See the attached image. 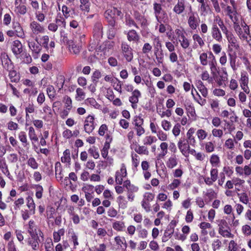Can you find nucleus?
Segmentation results:
<instances>
[{"label": "nucleus", "mask_w": 251, "mask_h": 251, "mask_svg": "<svg viewBox=\"0 0 251 251\" xmlns=\"http://www.w3.org/2000/svg\"><path fill=\"white\" fill-rule=\"evenodd\" d=\"M80 8L84 12H89L90 3L89 0H80Z\"/></svg>", "instance_id": "58836bf2"}, {"label": "nucleus", "mask_w": 251, "mask_h": 251, "mask_svg": "<svg viewBox=\"0 0 251 251\" xmlns=\"http://www.w3.org/2000/svg\"><path fill=\"white\" fill-rule=\"evenodd\" d=\"M197 88L198 90L200 91L201 95L204 97H206L208 95V91L207 88L203 85L202 82L201 81H199L198 82Z\"/></svg>", "instance_id": "a18cd8bd"}, {"label": "nucleus", "mask_w": 251, "mask_h": 251, "mask_svg": "<svg viewBox=\"0 0 251 251\" xmlns=\"http://www.w3.org/2000/svg\"><path fill=\"white\" fill-rule=\"evenodd\" d=\"M157 139L153 136H146L143 140V144L145 145H151L152 143L156 142Z\"/></svg>", "instance_id": "3c124183"}, {"label": "nucleus", "mask_w": 251, "mask_h": 251, "mask_svg": "<svg viewBox=\"0 0 251 251\" xmlns=\"http://www.w3.org/2000/svg\"><path fill=\"white\" fill-rule=\"evenodd\" d=\"M112 227L117 231H123L126 229L125 223L122 221H116L112 223Z\"/></svg>", "instance_id": "cd10ccee"}, {"label": "nucleus", "mask_w": 251, "mask_h": 251, "mask_svg": "<svg viewBox=\"0 0 251 251\" xmlns=\"http://www.w3.org/2000/svg\"><path fill=\"white\" fill-rule=\"evenodd\" d=\"M7 71L9 72L8 76L12 82L17 83L19 81L20 76L14 69H12L11 70Z\"/></svg>", "instance_id": "c756f323"}, {"label": "nucleus", "mask_w": 251, "mask_h": 251, "mask_svg": "<svg viewBox=\"0 0 251 251\" xmlns=\"http://www.w3.org/2000/svg\"><path fill=\"white\" fill-rule=\"evenodd\" d=\"M154 14L157 20H158V16L161 13V11L162 9L161 4L157 2H154L153 4Z\"/></svg>", "instance_id": "603ef678"}, {"label": "nucleus", "mask_w": 251, "mask_h": 251, "mask_svg": "<svg viewBox=\"0 0 251 251\" xmlns=\"http://www.w3.org/2000/svg\"><path fill=\"white\" fill-rule=\"evenodd\" d=\"M22 2V0H15L14 11L17 15H24L27 12L26 6Z\"/></svg>", "instance_id": "f8f14e48"}, {"label": "nucleus", "mask_w": 251, "mask_h": 251, "mask_svg": "<svg viewBox=\"0 0 251 251\" xmlns=\"http://www.w3.org/2000/svg\"><path fill=\"white\" fill-rule=\"evenodd\" d=\"M199 3V10L201 15L203 16L206 15L210 9V6L205 1V0H196Z\"/></svg>", "instance_id": "dca6fc26"}, {"label": "nucleus", "mask_w": 251, "mask_h": 251, "mask_svg": "<svg viewBox=\"0 0 251 251\" xmlns=\"http://www.w3.org/2000/svg\"><path fill=\"white\" fill-rule=\"evenodd\" d=\"M12 29L16 33V35L20 38H25V34L21 24L17 22H13L12 25Z\"/></svg>", "instance_id": "2eb2a0df"}, {"label": "nucleus", "mask_w": 251, "mask_h": 251, "mask_svg": "<svg viewBox=\"0 0 251 251\" xmlns=\"http://www.w3.org/2000/svg\"><path fill=\"white\" fill-rule=\"evenodd\" d=\"M207 132L202 129H199L196 131V135L200 141L204 140L207 136Z\"/></svg>", "instance_id": "864d4df0"}, {"label": "nucleus", "mask_w": 251, "mask_h": 251, "mask_svg": "<svg viewBox=\"0 0 251 251\" xmlns=\"http://www.w3.org/2000/svg\"><path fill=\"white\" fill-rule=\"evenodd\" d=\"M111 83L115 90L118 91L120 94L122 93V82L120 80L116 78H115V79H113Z\"/></svg>", "instance_id": "49530a36"}, {"label": "nucleus", "mask_w": 251, "mask_h": 251, "mask_svg": "<svg viewBox=\"0 0 251 251\" xmlns=\"http://www.w3.org/2000/svg\"><path fill=\"white\" fill-rule=\"evenodd\" d=\"M0 169L1 172L9 178L10 177L11 175L9 171L8 166L4 159H0Z\"/></svg>", "instance_id": "7c9ffc66"}, {"label": "nucleus", "mask_w": 251, "mask_h": 251, "mask_svg": "<svg viewBox=\"0 0 251 251\" xmlns=\"http://www.w3.org/2000/svg\"><path fill=\"white\" fill-rule=\"evenodd\" d=\"M122 52L126 61L131 62L133 58V50L126 42H123L121 44Z\"/></svg>", "instance_id": "423d86ee"}, {"label": "nucleus", "mask_w": 251, "mask_h": 251, "mask_svg": "<svg viewBox=\"0 0 251 251\" xmlns=\"http://www.w3.org/2000/svg\"><path fill=\"white\" fill-rule=\"evenodd\" d=\"M127 35V39L129 42L137 43L140 39V35L138 33L133 29H131L125 33Z\"/></svg>", "instance_id": "4be33fe9"}, {"label": "nucleus", "mask_w": 251, "mask_h": 251, "mask_svg": "<svg viewBox=\"0 0 251 251\" xmlns=\"http://www.w3.org/2000/svg\"><path fill=\"white\" fill-rule=\"evenodd\" d=\"M85 102L87 105H89L97 109L99 108L100 106V104L96 101L95 99L93 98L86 99Z\"/></svg>", "instance_id": "bf43d9fd"}, {"label": "nucleus", "mask_w": 251, "mask_h": 251, "mask_svg": "<svg viewBox=\"0 0 251 251\" xmlns=\"http://www.w3.org/2000/svg\"><path fill=\"white\" fill-rule=\"evenodd\" d=\"M29 27L32 33L35 35L43 33L45 32L44 26L37 21H33L31 22L29 25Z\"/></svg>", "instance_id": "ddd939ff"}, {"label": "nucleus", "mask_w": 251, "mask_h": 251, "mask_svg": "<svg viewBox=\"0 0 251 251\" xmlns=\"http://www.w3.org/2000/svg\"><path fill=\"white\" fill-rule=\"evenodd\" d=\"M132 124L134 126H143L144 119L139 115H136L133 117Z\"/></svg>", "instance_id": "09e8293b"}, {"label": "nucleus", "mask_w": 251, "mask_h": 251, "mask_svg": "<svg viewBox=\"0 0 251 251\" xmlns=\"http://www.w3.org/2000/svg\"><path fill=\"white\" fill-rule=\"evenodd\" d=\"M152 41L154 50L162 49V44L158 36L154 37L152 38Z\"/></svg>", "instance_id": "338daca9"}, {"label": "nucleus", "mask_w": 251, "mask_h": 251, "mask_svg": "<svg viewBox=\"0 0 251 251\" xmlns=\"http://www.w3.org/2000/svg\"><path fill=\"white\" fill-rule=\"evenodd\" d=\"M178 158L175 154H172L166 162V165L168 169H173L177 166Z\"/></svg>", "instance_id": "aec40b11"}, {"label": "nucleus", "mask_w": 251, "mask_h": 251, "mask_svg": "<svg viewBox=\"0 0 251 251\" xmlns=\"http://www.w3.org/2000/svg\"><path fill=\"white\" fill-rule=\"evenodd\" d=\"M141 97V92L138 89H135L132 92L131 96L129 97V101L130 103H138L139 98Z\"/></svg>", "instance_id": "c85d7f7f"}, {"label": "nucleus", "mask_w": 251, "mask_h": 251, "mask_svg": "<svg viewBox=\"0 0 251 251\" xmlns=\"http://www.w3.org/2000/svg\"><path fill=\"white\" fill-rule=\"evenodd\" d=\"M168 144L167 143L163 142H162L158 148V151H159L156 156L157 160L164 158L166 155L168 153Z\"/></svg>", "instance_id": "f3484780"}, {"label": "nucleus", "mask_w": 251, "mask_h": 251, "mask_svg": "<svg viewBox=\"0 0 251 251\" xmlns=\"http://www.w3.org/2000/svg\"><path fill=\"white\" fill-rule=\"evenodd\" d=\"M174 232V227L170 224L164 231V234L162 239V242L167 241L171 237Z\"/></svg>", "instance_id": "a878e982"}, {"label": "nucleus", "mask_w": 251, "mask_h": 251, "mask_svg": "<svg viewBox=\"0 0 251 251\" xmlns=\"http://www.w3.org/2000/svg\"><path fill=\"white\" fill-rule=\"evenodd\" d=\"M25 118L27 119L29 118V113H33L35 111V108L33 103H28V104L25 108Z\"/></svg>", "instance_id": "13d9d810"}, {"label": "nucleus", "mask_w": 251, "mask_h": 251, "mask_svg": "<svg viewBox=\"0 0 251 251\" xmlns=\"http://www.w3.org/2000/svg\"><path fill=\"white\" fill-rule=\"evenodd\" d=\"M180 180L177 178H175L173 180L172 182L168 185L167 188L169 190H174L180 186Z\"/></svg>", "instance_id": "c03bdc74"}, {"label": "nucleus", "mask_w": 251, "mask_h": 251, "mask_svg": "<svg viewBox=\"0 0 251 251\" xmlns=\"http://www.w3.org/2000/svg\"><path fill=\"white\" fill-rule=\"evenodd\" d=\"M184 107L187 112L189 113L192 116H193L195 114V108L191 102H186L184 104Z\"/></svg>", "instance_id": "e2e57ef3"}, {"label": "nucleus", "mask_w": 251, "mask_h": 251, "mask_svg": "<svg viewBox=\"0 0 251 251\" xmlns=\"http://www.w3.org/2000/svg\"><path fill=\"white\" fill-rule=\"evenodd\" d=\"M127 171L125 164H122L120 170L115 173V181L118 185H121L123 182L124 178L127 176Z\"/></svg>", "instance_id": "6e6552de"}, {"label": "nucleus", "mask_w": 251, "mask_h": 251, "mask_svg": "<svg viewBox=\"0 0 251 251\" xmlns=\"http://www.w3.org/2000/svg\"><path fill=\"white\" fill-rule=\"evenodd\" d=\"M1 60L2 65L4 69L10 71L14 69L13 63L5 52L1 53Z\"/></svg>", "instance_id": "9b49d317"}, {"label": "nucleus", "mask_w": 251, "mask_h": 251, "mask_svg": "<svg viewBox=\"0 0 251 251\" xmlns=\"http://www.w3.org/2000/svg\"><path fill=\"white\" fill-rule=\"evenodd\" d=\"M192 39L194 43H197L200 47H202L205 45L202 37L198 33H194L193 34Z\"/></svg>", "instance_id": "37998d69"}, {"label": "nucleus", "mask_w": 251, "mask_h": 251, "mask_svg": "<svg viewBox=\"0 0 251 251\" xmlns=\"http://www.w3.org/2000/svg\"><path fill=\"white\" fill-rule=\"evenodd\" d=\"M117 202L119 206L122 208L125 209L126 207L127 202L123 196H119L117 198Z\"/></svg>", "instance_id": "680f3d73"}, {"label": "nucleus", "mask_w": 251, "mask_h": 251, "mask_svg": "<svg viewBox=\"0 0 251 251\" xmlns=\"http://www.w3.org/2000/svg\"><path fill=\"white\" fill-rule=\"evenodd\" d=\"M40 39V44L41 45V47L42 48V47L44 48L45 49H46L48 52L49 53L48 46L50 40L49 37L48 35H44L42 36Z\"/></svg>", "instance_id": "4c0bfd02"}, {"label": "nucleus", "mask_w": 251, "mask_h": 251, "mask_svg": "<svg viewBox=\"0 0 251 251\" xmlns=\"http://www.w3.org/2000/svg\"><path fill=\"white\" fill-rule=\"evenodd\" d=\"M228 55L229 57L230 66L233 71L235 72L237 70V67L236 65L237 56L236 53L234 52H228Z\"/></svg>", "instance_id": "bb28decb"}, {"label": "nucleus", "mask_w": 251, "mask_h": 251, "mask_svg": "<svg viewBox=\"0 0 251 251\" xmlns=\"http://www.w3.org/2000/svg\"><path fill=\"white\" fill-rule=\"evenodd\" d=\"M189 9L191 11L188 13L187 17L188 26L191 30H197L201 22L200 18L197 13L192 12V6L191 5H189Z\"/></svg>", "instance_id": "7ed1b4c3"}, {"label": "nucleus", "mask_w": 251, "mask_h": 251, "mask_svg": "<svg viewBox=\"0 0 251 251\" xmlns=\"http://www.w3.org/2000/svg\"><path fill=\"white\" fill-rule=\"evenodd\" d=\"M154 53L158 64H162L164 61V53L162 50H154Z\"/></svg>", "instance_id": "a19ab883"}, {"label": "nucleus", "mask_w": 251, "mask_h": 251, "mask_svg": "<svg viewBox=\"0 0 251 251\" xmlns=\"http://www.w3.org/2000/svg\"><path fill=\"white\" fill-rule=\"evenodd\" d=\"M237 196L240 202L244 204H248L249 201V198L248 194L246 192L238 193Z\"/></svg>", "instance_id": "5fc2aeb1"}, {"label": "nucleus", "mask_w": 251, "mask_h": 251, "mask_svg": "<svg viewBox=\"0 0 251 251\" xmlns=\"http://www.w3.org/2000/svg\"><path fill=\"white\" fill-rule=\"evenodd\" d=\"M69 47L70 51L76 54L79 53L80 51L81 44L80 43H76V42H75L74 41H72L69 42Z\"/></svg>", "instance_id": "393cba45"}, {"label": "nucleus", "mask_w": 251, "mask_h": 251, "mask_svg": "<svg viewBox=\"0 0 251 251\" xmlns=\"http://www.w3.org/2000/svg\"><path fill=\"white\" fill-rule=\"evenodd\" d=\"M61 161L62 163H68L71 162L70 151L69 149L65 150L63 156L61 157Z\"/></svg>", "instance_id": "de8ad7c7"}, {"label": "nucleus", "mask_w": 251, "mask_h": 251, "mask_svg": "<svg viewBox=\"0 0 251 251\" xmlns=\"http://www.w3.org/2000/svg\"><path fill=\"white\" fill-rule=\"evenodd\" d=\"M239 83L242 89L247 94H250V90L248 87L249 75L247 72L243 71L241 72Z\"/></svg>", "instance_id": "0eeeda50"}, {"label": "nucleus", "mask_w": 251, "mask_h": 251, "mask_svg": "<svg viewBox=\"0 0 251 251\" xmlns=\"http://www.w3.org/2000/svg\"><path fill=\"white\" fill-rule=\"evenodd\" d=\"M134 151L139 154L148 155L149 153L148 149L145 146L137 145L134 148Z\"/></svg>", "instance_id": "f704fd0d"}, {"label": "nucleus", "mask_w": 251, "mask_h": 251, "mask_svg": "<svg viewBox=\"0 0 251 251\" xmlns=\"http://www.w3.org/2000/svg\"><path fill=\"white\" fill-rule=\"evenodd\" d=\"M216 21L220 28L223 33L225 34L226 36L232 33L228 30L227 27L225 25L223 21L221 19V18L219 17L216 18Z\"/></svg>", "instance_id": "ea45409f"}, {"label": "nucleus", "mask_w": 251, "mask_h": 251, "mask_svg": "<svg viewBox=\"0 0 251 251\" xmlns=\"http://www.w3.org/2000/svg\"><path fill=\"white\" fill-rule=\"evenodd\" d=\"M63 102H64L66 108L68 110H71L72 108V100L71 98L68 96H66L64 97Z\"/></svg>", "instance_id": "0e129e2a"}, {"label": "nucleus", "mask_w": 251, "mask_h": 251, "mask_svg": "<svg viewBox=\"0 0 251 251\" xmlns=\"http://www.w3.org/2000/svg\"><path fill=\"white\" fill-rule=\"evenodd\" d=\"M88 151L95 159H98L100 156L98 149L95 146H93L89 148Z\"/></svg>", "instance_id": "69168bd1"}, {"label": "nucleus", "mask_w": 251, "mask_h": 251, "mask_svg": "<svg viewBox=\"0 0 251 251\" xmlns=\"http://www.w3.org/2000/svg\"><path fill=\"white\" fill-rule=\"evenodd\" d=\"M178 40L180 43V46L184 50H186L190 46L189 40L185 36L179 38Z\"/></svg>", "instance_id": "8fccbe9b"}, {"label": "nucleus", "mask_w": 251, "mask_h": 251, "mask_svg": "<svg viewBox=\"0 0 251 251\" xmlns=\"http://www.w3.org/2000/svg\"><path fill=\"white\" fill-rule=\"evenodd\" d=\"M39 40V38L36 36L34 40L28 39L26 40L28 47L31 52L32 56L34 59L38 58L39 54L42 50V48L41 47Z\"/></svg>", "instance_id": "f03ea898"}, {"label": "nucleus", "mask_w": 251, "mask_h": 251, "mask_svg": "<svg viewBox=\"0 0 251 251\" xmlns=\"http://www.w3.org/2000/svg\"><path fill=\"white\" fill-rule=\"evenodd\" d=\"M211 35L213 39L218 42H221L223 40L222 33L216 24H213L211 28Z\"/></svg>", "instance_id": "4468645a"}, {"label": "nucleus", "mask_w": 251, "mask_h": 251, "mask_svg": "<svg viewBox=\"0 0 251 251\" xmlns=\"http://www.w3.org/2000/svg\"><path fill=\"white\" fill-rule=\"evenodd\" d=\"M228 42V52H232L234 50H238L239 46L238 44L237 39L232 33L226 36Z\"/></svg>", "instance_id": "1a4fd4ad"}, {"label": "nucleus", "mask_w": 251, "mask_h": 251, "mask_svg": "<svg viewBox=\"0 0 251 251\" xmlns=\"http://www.w3.org/2000/svg\"><path fill=\"white\" fill-rule=\"evenodd\" d=\"M85 93L82 89L78 88L76 90L75 99L77 101H81L84 99Z\"/></svg>", "instance_id": "6e6d98bb"}, {"label": "nucleus", "mask_w": 251, "mask_h": 251, "mask_svg": "<svg viewBox=\"0 0 251 251\" xmlns=\"http://www.w3.org/2000/svg\"><path fill=\"white\" fill-rule=\"evenodd\" d=\"M27 226V232L30 235H36L38 234V231L40 232L39 230L37 229V226L33 220H30L28 223Z\"/></svg>", "instance_id": "b1692460"}, {"label": "nucleus", "mask_w": 251, "mask_h": 251, "mask_svg": "<svg viewBox=\"0 0 251 251\" xmlns=\"http://www.w3.org/2000/svg\"><path fill=\"white\" fill-rule=\"evenodd\" d=\"M233 28L241 40L251 44V35L249 27L244 22L240 24L238 22L234 23Z\"/></svg>", "instance_id": "f257e3e1"}, {"label": "nucleus", "mask_w": 251, "mask_h": 251, "mask_svg": "<svg viewBox=\"0 0 251 251\" xmlns=\"http://www.w3.org/2000/svg\"><path fill=\"white\" fill-rule=\"evenodd\" d=\"M11 50L15 56L20 55L23 50L21 42L18 40H14L12 43Z\"/></svg>", "instance_id": "a211bd4d"}, {"label": "nucleus", "mask_w": 251, "mask_h": 251, "mask_svg": "<svg viewBox=\"0 0 251 251\" xmlns=\"http://www.w3.org/2000/svg\"><path fill=\"white\" fill-rule=\"evenodd\" d=\"M26 205L29 208L30 213L31 214H34L35 212V204L31 197H27Z\"/></svg>", "instance_id": "72a5a7b5"}, {"label": "nucleus", "mask_w": 251, "mask_h": 251, "mask_svg": "<svg viewBox=\"0 0 251 251\" xmlns=\"http://www.w3.org/2000/svg\"><path fill=\"white\" fill-rule=\"evenodd\" d=\"M212 59L209 62V65L212 74H214L217 71V63L215 59V56L213 55L212 53H210Z\"/></svg>", "instance_id": "2f4dec72"}, {"label": "nucleus", "mask_w": 251, "mask_h": 251, "mask_svg": "<svg viewBox=\"0 0 251 251\" xmlns=\"http://www.w3.org/2000/svg\"><path fill=\"white\" fill-rule=\"evenodd\" d=\"M190 146L186 138H181L179 139L177 143V147L181 153L184 156H186L188 154Z\"/></svg>", "instance_id": "9d476101"}, {"label": "nucleus", "mask_w": 251, "mask_h": 251, "mask_svg": "<svg viewBox=\"0 0 251 251\" xmlns=\"http://www.w3.org/2000/svg\"><path fill=\"white\" fill-rule=\"evenodd\" d=\"M27 165L34 170L38 168V164L35 159L33 157H29L27 161Z\"/></svg>", "instance_id": "052dcab7"}, {"label": "nucleus", "mask_w": 251, "mask_h": 251, "mask_svg": "<svg viewBox=\"0 0 251 251\" xmlns=\"http://www.w3.org/2000/svg\"><path fill=\"white\" fill-rule=\"evenodd\" d=\"M186 2V0H178L177 4L174 7V12L177 14L183 13L185 10Z\"/></svg>", "instance_id": "5701e85b"}, {"label": "nucleus", "mask_w": 251, "mask_h": 251, "mask_svg": "<svg viewBox=\"0 0 251 251\" xmlns=\"http://www.w3.org/2000/svg\"><path fill=\"white\" fill-rule=\"evenodd\" d=\"M44 11H37L35 13L36 19L39 22H43L46 18Z\"/></svg>", "instance_id": "774afa93"}, {"label": "nucleus", "mask_w": 251, "mask_h": 251, "mask_svg": "<svg viewBox=\"0 0 251 251\" xmlns=\"http://www.w3.org/2000/svg\"><path fill=\"white\" fill-rule=\"evenodd\" d=\"M55 22L57 24L58 26L63 27L64 28H66V22L64 17L61 16H58L55 18Z\"/></svg>", "instance_id": "4d7b16f0"}, {"label": "nucleus", "mask_w": 251, "mask_h": 251, "mask_svg": "<svg viewBox=\"0 0 251 251\" xmlns=\"http://www.w3.org/2000/svg\"><path fill=\"white\" fill-rule=\"evenodd\" d=\"M227 80V74L226 71H224V74L220 75L217 78L216 82L219 86H223L226 85V82Z\"/></svg>", "instance_id": "79ce46f5"}, {"label": "nucleus", "mask_w": 251, "mask_h": 251, "mask_svg": "<svg viewBox=\"0 0 251 251\" xmlns=\"http://www.w3.org/2000/svg\"><path fill=\"white\" fill-rule=\"evenodd\" d=\"M23 92L25 94L28 95L29 97L35 96L38 93V89L35 87V85L33 86L25 89Z\"/></svg>", "instance_id": "e433bc0d"}, {"label": "nucleus", "mask_w": 251, "mask_h": 251, "mask_svg": "<svg viewBox=\"0 0 251 251\" xmlns=\"http://www.w3.org/2000/svg\"><path fill=\"white\" fill-rule=\"evenodd\" d=\"M28 135L32 144L38 141V138L35 133V129L32 126H30L28 128Z\"/></svg>", "instance_id": "473e14b6"}, {"label": "nucleus", "mask_w": 251, "mask_h": 251, "mask_svg": "<svg viewBox=\"0 0 251 251\" xmlns=\"http://www.w3.org/2000/svg\"><path fill=\"white\" fill-rule=\"evenodd\" d=\"M221 5L225 14L229 17L233 23L238 22V15L235 6L226 5L224 3H222Z\"/></svg>", "instance_id": "39448f33"}, {"label": "nucleus", "mask_w": 251, "mask_h": 251, "mask_svg": "<svg viewBox=\"0 0 251 251\" xmlns=\"http://www.w3.org/2000/svg\"><path fill=\"white\" fill-rule=\"evenodd\" d=\"M18 139L21 141L23 147H25L29 145L27 141L26 134L25 131H20L18 134Z\"/></svg>", "instance_id": "c9c22d12"}, {"label": "nucleus", "mask_w": 251, "mask_h": 251, "mask_svg": "<svg viewBox=\"0 0 251 251\" xmlns=\"http://www.w3.org/2000/svg\"><path fill=\"white\" fill-rule=\"evenodd\" d=\"M114 240L118 250L122 251L126 250L127 245L124 237L117 236L114 238Z\"/></svg>", "instance_id": "6ab92c4d"}, {"label": "nucleus", "mask_w": 251, "mask_h": 251, "mask_svg": "<svg viewBox=\"0 0 251 251\" xmlns=\"http://www.w3.org/2000/svg\"><path fill=\"white\" fill-rule=\"evenodd\" d=\"M31 237L28 239V244L31 246L34 250H37L39 247V237L38 234L30 235Z\"/></svg>", "instance_id": "412c9836"}, {"label": "nucleus", "mask_w": 251, "mask_h": 251, "mask_svg": "<svg viewBox=\"0 0 251 251\" xmlns=\"http://www.w3.org/2000/svg\"><path fill=\"white\" fill-rule=\"evenodd\" d=\"M95 116L94 115H88L84 122V130L90 134L95 128L97 124L95 122Z\"/></svg>", "instance_id": "20e7f679"}]
</instances>
